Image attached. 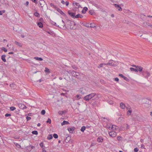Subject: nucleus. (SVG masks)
Returning a JSON list of instances; mask_svg holds the SVG:
<instances>
[{"mask_svg": "<svg viewBox=\"0 0 152 152\" xmlns=\"http://www.w3.org/2000/svg\"><path fill=\"white\" fill-rule=\"evenodd\" d=\"M10 86L11 88H14L15 86V85L14 83H12L10 84Z\"/></svg>", "mask_w": 152, "mask_h": 152, "instance_id": "nucleus-38", "label": "nucleus"}, {"mask_svg": "<svg viewBox=\"0 0 152 152\" xmlns=\"http://www.w3.org/2000/svg\"><path fill=\"white\" fill-rule=\"evenodd\" d=\"M45 31L47 33L49 34H50L51 35H52L54 33L53 31H48L45 30Z\"/></svg>", "mask_w": 152, "mask_h": 152, "instance_id": "nucleus-22", "label": "nucleus"}, {"mask_svg": "<svg viewBox=\"0 0 152 152\" xmlns=\"http://www.w3.org/2000/svg\"><path fill=\"white\" fill-rule=\"evenodd\" d=\"M15 43L17 45H18L20 47H21L22 46V44L21 43H20L18 42L15 41Z\"/></svg>", "mask_w": 152, "mask_h": 152, "instance_id": "nucleus-34", "label": "nucleus"}, {"mask_svg": "<svg viewBox=\"0 0 152 152\" xmlns=\"http://www.w3.org/2000/svg\"><path fill=\"white\" fill-rule=\"evenodd\" d=\"M137 72H141V73L142 74V72L143 71V68L141 66H138V67L137 68Z\"/></svg>", "mask_w": 152, "mask_h": 152, "instance_id": "nucleus-9", "label": "nucleus"}, {"mask_svg": "<svg viewBox=\"0 0 152 152\" xmlns=\"http://www.w3.org/2000/svg\"><path fill=\"white\" fill-rule=\"evenodd\" d=\"M34 59L37 60L42 61L43 60V59L41 58H39L38 57H35Z\"/></svg>", "mask_w": 152, "mask_h": 152, "instance_id": "nucleus-24", "label": "nucleus"}, {"mask_svg": "<svg viewBox=\"0 0 152 152\" xmlns=\"http://www.w3.org/2000/svg\"><path fill=\"white\" fill-rule=\"evenodd\" d=\"M64 113V112L62 111H60L58 112V113L60 115H62Z\"/></svg>", "mask_w": 152, "mask_h": 152, "instance_id": "nucleus-44", "label": "nucleus"}, {"mask_svg": "<svg viewBox=\"0 0 152 152\" xmlns=\"http://www.w3.org/2000/svg\"><path fill=\"white\" fill-rule=\"evenodd\" d=\"M6 55H2L1 56V59L3 60V61L5 62L6 61V59H5Z\"/></svg>", "mask_w": 152, "mask_h": 152, "instance_id": "nucleus-15", "label": "nucleus"}, {"mask_svg": "<svg viewBox=\"0 0 152 152\" xmlns=\"http://www.w3.org/2000/svg\"><path fill=\"white\" fill-rule=\"evenodd\" d=\"M53 137L52 134H50L48 136L47 139L48 140H50L52 139Z\"/></svg>", "mask_w": 152, "mask_h": 152, "instance_id": "nucleus-27", "label": "nucleus"}, {"mask_svg": "<svg viewBox=\"0 0 152 152\" xmlns=\"http://www.w3.org/2000/svg\"><path fill=\"white\" fill-rule=\"evenodd\" d=\"M45 110H42L41 112V114L42 115H44L45 114Z\"/></svg>", "mask_w": 152, "mask_h": 152, "instance_id": "nucleus-40", "label": "nucleus"}, {"mask_svg": "<svg viewBox=\"0 0 152 152\" xmlns=\"http://www.w3.org/2000/svg\"><path fill=\"white\" fill-rule=\"evenodd\" d=\"M11 115V114H8V113H6L5 115V116L6 117L10 116Z\"/></svg>", "mask_w": 152, "mask_h": 152, "instance_id": "nucleus-46", "label": "nucleus"}, {"mask_svg": "<svg viewBox=\"0 0 152 152\" xmlns=\"http://www.w3.org/2000/svg\"><path fill=\"white\" fill-rule=\"evenodd\" d=\"M85 26L88 27H89V26L90 24L89 23H86L84 25Z\"/></svg>", "mask_w": 152, "mask_h": 152, "instance_id": "nucleus-49", "label": "nucleus"}, {"mask_svg": "<svg viewBox=\"0 0 152 152\" xmlns=\"http://www.w3.org/2000/svg\"><path fill=\"white\" fill-rule=\"evenodd\" d=\"M53 25H54L56 26H57V25H56V23H55V22H54L53 23Z\"/></svg>", "mask_w": 152, "mask_h": 152, "instance_id": "nucleus-63", "label": "nucleus"}, {"mask_svg": "<svg viewBox=\"0 0 152 152\" xmlns=\"http://www.w3.org/2000/svg\"><path fill=\"white\" fill-rule=\"evenodd\" d=\"M132 112V111L131 110H129L127 112V114L128 115H131V113Z\"/></svg>", "mask_w": 152, "mask_h": 152, "instance_id": "nucleus-39", "label": "nucleus"}, {"mask_svg": "<svg viewBox=\"0 0 152 152\" xmlns=\"http://www.w3.org/2000/svg\"><path fill=\"white\" fill-rule=\"evenodd\" d=\"M121 137L120 136H118L117 137V139L119 141L121 140Z\"/></svg>", "mask_w": 152, "mask_h": 152, "instance_id": "nucleus-42", "label": "nucleus"}, {"mask_svg": "<svg viewBox=\"0 0 152 152\" xmlns=\"http://www.w3.org/2000/svg\"><path fill=\"white\" fill-rule=\"evenodd\" d=\"M2 50H3L5 52H6L7 51V50L5 48H4V47H2V49H1Z\"/></svg>", "mask_w": 152, "mask_h": 152, "instance_id": "nucleus-45", "label": "nucleus"}, {"mask_svg": "<svg viewBox=\"0 0 152 152\" xmlns=\"http://www.w3.org/2000/svg\"><path fill=\"white\" fill-rule=\"evenodd\" d=\"M58 11V12L61 14L63 16H65L66 14L64 13L62 10H61L60 9L57 8Z\"/></svg>", "mask_w": 152, "mask_h": 152, "instance_id": "nucleus-14", "label": "nucleus"}, {"mask_svg": "<svg viewBox=\"0 0 152 152\" xmlns=\"http://www.w3.org/2000/svg\"><path fill=\"white\" fill-rule=\"evenodd\" d=\"M95 27V26L94 24L91 23L90 24L89 27H90L91 28H94Z\"/></svg>", "mask_w": 152, "mask_h": 152, "instance_id": "nucleus-32", "label": "nucleus"}, {"mask_svg": "<svg viewBox=\"0 0 152 152\" xmlns=\"http://www.w3.org/2000/svg\"><path fill=\"white\" fill-rule=\"evenodd\" d=\"M126 129H129V126L128 125H127V124H126Z\"/></svg>", "mask_w": 152, "mask_h": 152, "instance_id": "nucleus-61", "label": "nucleus"}, {"mask_svg": "<svg viewBox=\"0 0 152 152\" xmlns=\"http://www.w3.org/2000/svg\"><path fill=\"white\" fill-rule=\"evenodd\" d=\"M89 14L92 15H94L95 13L94 11L92 10H90L89 12Z\"/></svg>", "mask_w": 152, "mask_h": 152, "instance_id": "nucleus-25", "label": "nucleus"}, {"mask_svg": "<svg viewBox=\"0 0 152 152\" xmlns=\"http://www.w3.org/2000/svg\"><path fill=\"white\" fill-rule=\"evenodd\" d=\"M53 137L55 138L56 139L58 137V135L56 134H53Z\"/></svg>", "mask_w": 152, "mask_h": 152, "instance_id": "nucleus-36", "label": "nucleus"}, {"mask_svg": "<svg viewBox=\"0 0 152 152\" xmlns=\"http://www.w3.org/2000/svg\"><path fill=\"white\" fill-rule=\"evenodd\" d=\"M114 5L115 6L116 9H118L119 11H121L122 10V8L121 7V5L123 6V5H118L116 4H114Z\"/></svg>", "mask_w": 152, "mask_h": 152, "instance_id": "nucleus-7", "label": "nucleus"}, {"mask_svg": "<svg viewBox=\"0 0 152 152\" xmlns=\"http://www.w3.org/2000/svg\"><path fill=\"white\" fill-rule=\"evenodd\" d=\"M34 15L37 17H39L40 16L39 14L37 12H35L34 14Z\"/></svg>", "mask_w": 152, "mask_h": 152, "instance_id": "nucleus-31", "label": "nucleus"}, {"mask_svg": "<svg viewBox=\"0 0 152 152\" xmlns=\"http://www.w3.org/2000/svg\"><path fill=\"white\" fill-rule=\"evenodd\" d=\"M120 107L122 109H124L125 107V105L123 103L121 102L120 104Z\"/></svg>", "mask_w": 152, "mask_h": 152, "instance_id": "nucleus-19", "label": "nucleus"}, {"mask_svg": "<svg viewBox=\"0 0 152 152\" xmlns=\"http://www.w3.org/2000/svg\"><path fill=\"white\" fill-rule=\"evenodd\" d=\"M28 4H29L28 1H26L25 4L26 5V6H28Z\"/></svg>", "mask_w": 152, "mask_h": 152, "instance_id": "nucleus-54", "label": "nucleus"}, {"mask_svg": "<svg viewBox=\"0 0 152 152\" xmlns=\"http://www.w3.org/2000/svg\"><path fill=\"white\" fill-rule=\"evenodd\" d=\"M123 78L126 81H128L129 80V79L127 77H125V76H124V77H123Z\"/></svg>", "mask_w": 152, "mask_h": 152, "instance_id": "nucleus-51", "label": "nucleus"}, {"mask_svg": "<svg viewBox=\"0 0 152 152\" xmlns=\"http://www.w3.org/2000/svg\"><path fill=\"white\" fill-rule=\"evenodd\" d=\"M114 80L115 81L118 82L119 81V79L117 77H116L115 78Z\"/></svg>", "mask_w": 152, "mask_h": 152, "instance_id": "nucleus-53", "label": "nucleus"}, {"mask_svg": "<svg viewBox=\"0 0 152 152\" xmlns=\"http://www.w3.org/2000/svg\"><path fill=\"white\" fill-rule=\"evenodd\" d=\"M130 70L131 71L134 72L136 73L137 72V68H134L132 67H131L130 68Z\"/></svg>", "mask_w": 152, "mask_h": 152, "instance_id": "nucleus-18", "label": "nucleus"}, {"mask_svg": "<svg viewBox=\"0 0 152 152\" xmlns=\"http://www.w3.org/2000/svg\"><path fill=\"white\" fill-rule=\"evenodd\" d=\"M96 95L95 93H91L84 97V99L86 102H88L90 100L94 97Z\"/></svg>", "mask_w": 152, "mask_h": 152, "instance_id": "nucleus-2", "label": "nucleus"}, {"mask_svg": "<svg viewBox=\"0 0 152 152\" xmlns=\"http://www.w3.org/2000/svg\"><path fill=\"white\" fill-rule=\"evenodd\" d=\"M138 151V149L137 148H134V151L135 152H137Z\"/></svg>", "mask_w": 152, "mask_h": 152, "instance_id": "nucleus-50", "label": "nucleus"}, {"mask_svg": "<svg viewBox=\"0 0 152 152\" xmlns=\"http://www.w3.org/2000/svg\"><path fill=\"white\" fill-rule=\"evenodd\" d=\"M68 14L72 18H75V14L74 13L70 12V11H68Z\"/></svg>", "mask_w": 152, "mask_h": 152, "instance_id": "nucleus-10", "label": "nucleus"}, {"mask_svg": "<svg viewBox=\"0 0 152 152\" xmlns=\"http://www.w3.org/2000/svg\"><path fill=\"white\" fill-rule=\"evenodd\" d=\"M39 6L41 7L42 9L43 10V7L45 4V2L43 0H40L39 1Z\"/></svg>", "mask_w": 152, "mask_h": 152, "instance_id": "nucleus-5", "label": "nucleus"}, {"mask_svg": "<svg viewBox=\"0 0 152 152\" xmlns=\"http://www.w3.org/2000/svg\"><path fill=\"white\" fill-rule=\"evenodd\" d=\"M119 76H120L121 77L123 78L124 77V76L122 74H120Z\"/></svg>", "mask_w": 152, "mask_h": 152, "instance_id": "nucleus-56", "label": "nucleus"}, {"mask_svg": "<svg viewBox=\"0 0 152 152\" xmlns=\"http://www.w3.org/2000/svg\"><path fill=\"white\" fill-rule=\"evenodd\" d=\"M72 5L73 6H74L75 7H77L78 8L80 7V6L79 4L77 2H73L72 3Z\"/></svg>", "mask_w": 152, "mask_h": 152, "instance_id": "nucleus-13", "label": "nucleus"}, {"mask_svg": "<svg viewBox=\"0 0 152 152\" xmlns=\"http://www.w3.org/2000/svg\"><path fill=\"white\" fill-rule=\"evenodd\" d=\"M69 3L68 1H66L65 3V4H66V5L67 6L69 5Z\"/></svg>", "mask_w": 152, "mask_h": 152, "instance_id": "nucleus-58", "label": "nucleus"}, {"mask_svg": "<svg viewBox=\"0 0 152 152\" xmlns=\"http://www.w3.org/2000/svg\"><path fill=\"white\" fill-rule=\"evenodd\" d=\"M132 66L133 67H135L136 68L138 67V66H136V65H132Z\"/></svg>", "mask_w": 152, "mask_h": 152, "instance_id": "nucleus-57", "label": "nucleus"}, {"mask_svg": "<svg viewBox=\"0 0 152 152\" xmlns=\"http://www.w3.org/2000/svg\"><path fill=\"white\" fill-rule=\"evenodd\" d=\"M45 72H47L49 73V72H50L49 69L47 67L45 68Z\"/></svg>", "mask_w": 152, "mask_h": 152, "instance_id": "nucleus-35", "label": "nucleus"}, {"mask_svg": "<svg viewBox=\"0 0 152 152\" xmlns=\"http://www.w3.org/2000/svg\"><path fill=\"white\" fill-rule=\"evenodd\" d=\"M140 141L141 142L143 143V140L142 139H141L140 140Z\"/></svg>", "mask_w": 152, "mask_h": 152, "instance_id": "nucleus-64", "label": "nucleus"}, {"mask_svg": "<svg viewBox=\"0 0 152 152\" xmlns=\"http://www.w3.org/2000/svg\"><path fill=\"white\" fill-rule=\"evenodd\" d=\"M69 73H71L72 74L73 76H74L76 78H78L79 75V74L78 72H77L74 71L70 70L69 71H67Z\"/></svg>", "mask_w": 152, "mask_h": 152, "instance_id": "nucleus-3", "label": "nucleus"}, {"mask_svg": "<svg viewBox=\"0 0 152 152\" xmlns=\"http://www.w3.org/2000/svg\"><path fill=\"white\" fill-rule=\"evenodd\" d=\"M32 134L35 135H37L38 134V133L37 131L36 130L33 131L32 132Z\"/></svg>", "mask_w": 152, "mask_h": 152, "instance_id": "nucleus-33", "label": "nucleus"}, {"mask_svg": "<svg viewBox=\"0 0 152 152\" xmlns=\"http://www.w3.org/2000/svg\"><path fill=\"white\" fill-rule=\"evenodd\" d=\"M109 134L111 137H114L116 136V133L114 131H111L109 133Z\"/></svg>", "mask_w": 152, "mask_h": 152, "instance_id": "nucleus-8", "label": "nucleus"}, {"mask_svg": "<svg viewBox=\"0 0 152 152\" xmlns=\"http://www.w3.org/2000/svg\"><path fill=\"white\" fill-rule=\"evenodd\" d=\"M111 129L113 130L116 129V126L115 125H112L111 127Z\"/></svg>", "mask_w": 152, "mask_h": 152, "instance_id": "nucleus-29", "label": "nucleus"}, {"mask_svg": "<svg viewBox=\"0 0 152 152\" xmlns=\"http://www.w3.org/2000/svg\"><path fill=\"white\" fill-rule=\"evenodd\" d=\"M67 26L69 27L70 28L72 29H75L76 28L75 27L76 24L73 21H72L68 20L66 22Z\"/></svg>", "mask_w": 152, "mask_h": 152, "instance_id": "nucleus-1", "label": "nucleus"}, {"mask_svg": "<svg viewBox=\"0 0 152 152\" xmlns=\"http://www.w3.org/2000/svg\"><path fill=\"white\" fill-rule=\"evenodd\" d=\"M43 142H41L40 143V146L41 147V148H43Z\"/></svg>", "mask_w": 152, "mask_h": 152, "instance_id": "nucleus-52", "label": "nucleus"}, {"mask_svg": "<svg viewBox=\"0 0 152 152\" xmlns=\"http://www.w3.org/2000/svg\"><path fill=\"white\" fill-rule=\"evenodd\" d=\"M75 98L76 100H78L80 99V97L79 95H77L76 96Z\"/></svg>", "mask_w": 152, "mask_h": 152, "instance_id": "nucleus-37", "label": "nucleus"}, {"mask_svg": "<svg viewBox=\"0 0 152 152\" xmlns=\"http://www.w3.org/2000/svg\"><path fill=\"white\" fill-rule=\"evenodd\" d=\"M61 3L62 4H65V2L64 0H62L61 1Z\"/></svg>", "mask_w": 152, "mask_h": 152, "instance_id": "nucleus-59", "label": "nucleus"}, {"mask_svg": "<svg viewBox=\"0 0 152 152\" xmlns=\"http://www.w3.org/2000/svg\"><path fill=\"white\" fill-rule=\"evenodd\" d=\"M141 148H144L145 146L143 144H142L141 145Z\"/></svg>", "mask_w": 152, "mask_h": 152, "instance_id": "nucleus-55", "label": "nucleus"}, {"mask_svg": "<svg viewBox=\"0 0 152 152\" xmlns=\"http://www.w3.org/2000/svg\"><path fill=\"white\" fill-rule=\"evenodd\" d=\"M142 75L143 76L145 75V77L148 78L150 76V73L149 72L144 69L142 72Z\"/></svg>", "mask_w": 152, "mask_h": 152, "instance_id": "nucleus-4", "label": "nucleus"}, {"mask_svg": "<svg viewBox=\"0 0 152 152\" xmlns=\"http://www.w3.org/2000/svg\"><path fill=\"white\" fill-rule=\"evenodd\" d=\"M38 26L40 28H42L43 27V25L42 23L41 22L38 23H37Z\"/></svg>", "mask_w": 152, "mask_h": 152, "instance_id": "nucleus-23", "label": "nucleus"}, {"mask_svg": "<svg viewBox=\"0 0 152 152\" xmlns=\"http://www.w3.org/2000/svg\"><path fill=\"white\" fill-rule=\"evenodd\" d=\"M50 6L51 7H53V8H55L56 9L57 8V7L56 6L54 5L52 3H51L50 4Z\"/></svg>", "mask_w": 152, "mask_h": 152, "instance_id": "nucleus-28", "label": "nucleus"}, {"mask_svg": "<svg viewBox=\"0 0 152 152\" xmlns=\"http://www.w3.org/2000/svg\"><path fill=\"white\" fill-rule=\"evenodd\" d=\"M69 124V123L68 121H64L63 122L61 123V124L62 126H63L65 124Z\"/></svg>", "mask_w": 152, "mask_h": 152, "instance_id": "nucleus-21", "label": "nucleus"}, {"mask_svg": "<svg viewBox=\"0 0 152 152\" xmlns=\"http://www.w3.org/2000/svg\"><path fill=\"white\" fill-rule=\"evenodd\" d=\"M31 117H29V116H27L26 117V119L27 121L30 120L31 119Z\"/></svg>", "mask_w": 152, "mask_h": 152, "instance_id": "nucleus-47", "label": "nucleus"}, {"mask_svg": "<svg viewBox=\"0 0 152 152\" xmlns=\"http://www.w3.org/2000/svg\"><path fill=\"white\" fill-rule=\"evenodd\" d=\"M85 129L86 127L85 126H83L82 127L80 130L82 132H84Z\"/></svg>", "mask_w": 152, "mask_h": 152, "instance_id": "nucleus-30", "label": "nucleus"}, {"mask_svg": "<svg viewBox=\"0 0 152 152\" xmlns=\"http://www.w3.org/2000/svg\"><path fill=\"white\" fill-rule=\"evenodd\" d=\"M42 152H46V150L44 148L42 149Z\"/></svg>", "mask_w": 152, "mask_h": 152, "instance_id": "nucleus-60", "label": "nucleus"}, {"mask_svg": "<svg viewBox=\"0 0 152 152\" xmlns=\"http://www.w3.org/2000/svg\"><path fill=\"white\" fill-rule=\"evenodd\" d=\"M46 122L47 123H49V124H50L51 123V119L50 118H48Z\"/></svg>", "mask_w": 152, "mask_h": 152, "instance_id": "nucleus-48", "label": "nucleus"}, {"mask_svg": "<svg viewBox=\"0 0 152 152\" xmlns=\"http://www.w3.org/2000/svg\"><path fill=\"white\" fill-rule=\"evenodd\" d=\"M19 107L21 109H24L26 108V106L24 104H19Z\"/></svg>", "mask_w": 152, "mask_h": 152, "instance_id": "nucleus-11", "label": "nucleus"}, {"mask_svg": "<svg viewBox=\"0 0 152 152\" xmlns=\"http://www.w3.org/2000/svg\"><path fill=\"white\" fill-rule=\"evenodd\" d=\"M88 9L86 7H85L83 8V10L82 11V12L83 14H85L86 11L88 10Z\"/></svg>", "mask_w": 152, "mask_h": 152, "instance_id": "nucleus-16", "label": "nucleus"}, {"mask_svg": "<svg viewBox=\"0 0 152 152\" xmlns=\"http://www.w3.org/2000/svg\"><path fill=\"white\" fill-rule=\"evenodd\" d=\"M106 64V65L112 66H115L116 65V64H115V62L112 60L109 61Z\"/></svg>", "mask_w": 152, "mask_h": 152, "instance_id": "nucleus-6", "label": "nucleus"}, {"mask_svg": "<svg viewBox=\"0 0 152 152\" xmlns=\"http://www.w3.org/2000/svg\"><path fill=\"white\" fill-rule=\"evenodd\" d=\"M72 67L73 68L75 69H76L77 68V67L75 66H72Z\"/></svg>", "mask_w": 152, "mask_h": 152, "instance_id": "nucleus-62", "label": "nucleus"}, {"mask_svg": "<svg viewBox=\"0 0 152 152\" xmlns=\"http://www.w3.org/2000/svg\"><path fill=\"white\" fill-rule=\"evenodd\" d=\"M16 109V108L15 107H10V110L11 111H13L14 110H15Z\"/></svg>", "mask_w": 152, "mask_h": 152, "instance_id": "nucleus-41", "label": "nucleus"}, {"mask_svg": "<svg viewBox=\"0 0 152 152\" xmlns=\"http://www.w3.org/2000/svg\"><path fill=\"white\" fill-rule=\"evenodd\" d=\"M5 10L0 11V15H2L3 13H5Z\"/></svg>", "mask_w": 152, "mask_h": 152, "instance_id": "nucleus-43", "label": "nucleus"}, {"mask_svg": "<svg viewBox=\"0 0 152 152\" xmlns=\"http://www.w3.org/2000/svg\"><path fill=\"white\" fill-rule=\"evenodd\" d=\"M103 65H106V64L105 63H101L98 66V68H100L101 67H102Z\"/></svg>", "mask_w": 152, "mask_h": 152, "instance_id": "nucleus-26", "label": "nucleus"}, {"mask_svg": "<svg viewBox=\"0 0 152 152\" xmlns=\"http://www.w3.org/2000/svg\"><path fill=\"white\" fill-rule=\"evenodd\" d=\"M103 140V138L101 137H99L97 139V141L99 142H102Z\"/></svg>", "mask_w": 152, "mask_h": 152, "instance_id": "nucleus-12", "label": "nucleus"}, {"mask_svg": "<svg viewBox=\"0 0 152 152\" xmlns=\"http://www.w3.org/2000/svg\"><path fill=\"white\" fill-rule=\"evenodd\" d=\"M75 129V128L72 127V128H68V130L70 133H73V131Z\"/></svg>", "mask_w": 152, "mask_h": 152, "instance_id": "nucleus-17", "label": "nucleus"}, {"mask_svg": "<svg viewBox=\"0 0 152 152\" xmlns=\"http://www.w3.org/2000/svg\"><path fill=\"white\" fill-rule=\"evenodd\" d=\"M83 17V15H80V14H77L75 16V18H82Z\"/></svg>", "mask_w": 152, "mask_h": 152, "instance_id": "nucleus-20", "label": "nucleus"}]
</instances>
